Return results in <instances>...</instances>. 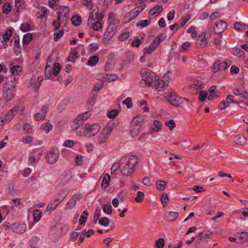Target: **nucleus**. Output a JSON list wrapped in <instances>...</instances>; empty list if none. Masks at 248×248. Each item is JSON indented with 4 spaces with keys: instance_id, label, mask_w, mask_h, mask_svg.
Returning a JSON list of instances; mask_svg holds the SVG:
<instances>
[{
    "instance_id": "1",
    "label": "nucleus",
    "mask_w": 248,
    "mask_h": 248,
    "mask_svg": "<svg viewBox=\"0 0 248 248\" xmlns=\"http://www.w3.org/2000/svg\"><path fill=\"white\" fill-rule=\"evenodd\" d=\"M138 163V158L135 155L125 156L121 159V172L124 176H130L134 171Z\"/></svg>"
},
{
    "instance_id": "2",
    "label": "nucleus",
    "mask_w": 248,
    "mask_h": 248,
    "mask_svg": "<svg viewBox=\"0 0 248 248\" xmlns=\"http://www.w3.org/2000/svg\"><path fill=\"white\" fill-rule=\"evenodd\" d=\"M169 82V76L165 74L161 78H159L158 77L156 78H155L153 84L155 89L159 92L163 91L164 88L168 86Z\"/></svg>"
},
{
    "instance_id": "3",
    "label": "nucleus",
    "mask_w": 248,
    "mask_h": 248,
    "mask_svg": "<svg viewBox=\"0 0 248 248\" xmlns=\"http://www.w3.org/2000/svg\"><path fill=\"white\" fill-rule=\"evenodd\" d=\"M141 76L142 80L148 86H151L154 84L155 79L157 77L154 72L149 70L142 73Z\"/></svg>"
},
{
    "instance_id": "4",
    "label": "nucleus",
    "mask_w": 248,
    "mask_h": 248,
    "mask_svg": "<svg viewBox=\"0 0 248 248\" xmlns=\"http://www.w3.org/2000/svg\"><path fill=\"white\" fill-rule=\"evenodd\" d=\"M63 194L66 195L65 191H62L59 192V195L62 196L61 198H57L55 199L54 201H51L47 205L46 208V211L53 212L56 209L57 206L60 204V203L63 201V200L65 198V195L62 196Z\"/></svg>"
},
{
    "instance_id": "5",
    "label": "nucleus",
    "mask_w": 248,
    "mask_h": 248,
    "mask_svg": "<svg viewBox=\"0 0 248 248\" xmlns=\"http://www.w3.org/2000/svg\"><path fill=\"white\" fill-rule=\"evenodd\" d=\"M16 78L13 76L6 78V83L3 86V89L6 90H11L12 92H16Z\"/></svg>"
},
{
    "instance_id": "6",
    "label": "nucleus",
    "mask_w": 248,
    "mask_h": 248,
    "mask_svg": "<svg viewBox=\"0 0 248 248\" xmlns=\"http://www.w3.org/2000/svg\"><path fill=\"white\" fill-rule=\"evenodd\" d=\"M166 94H167L166 96L167 99L171 105L175 106H180L182 103V100L184 99L178 96L174 93H171L170 94L166 93Z\"/></svg>"
},
{
    "instance_id": "7",
    "label": "nucleus",
    "mask_w": 248,
    "mask_h": 248,
    "mask_svg": "<svg viewBox=\"0 0 248 248\" xmlns=\"http://www.w3.org/2000/svg\"><path fill=\"white\" fill-rule=\"evenodd\" d=\"M6 227L11 229L14 232L16 233H24L26 230V225L25 223H13L7 225Z\"/></svg>"
},
{
    "instance_id": "8",
    "label": "nucleus",
    "mask_w": 248,
    "mask_h": 248,
    "mask_svg": "<svg viewBox=\"0 0 248 248\" xmlns=\"http://www.w3.org/2000/svg\"><path fill=\"white\" fill-rule=\"evenodd\" d=\"M230 65V63L228 64L225 61H217L214 62L212 70L214 73H216L219 71L225 70L228 68Z\"/></svg>"
},
{
    "instance_id": "9",
    "label": "nucleus",
    "mask_w": 248,
    "mask_h": 248,
    "mask_svg": "<svg viewBox=\"0 0 248 248\" xmlns=\"http://www.w3.org/2000/svg\"><path fill=\"white\" fill-rule=\"evenodd\" d=\"M59 154V151L57 149L50 150L46 157V161L51 164L55 163L58 159Z\"/></svg>"
},
{
    "instance_id": "10",
    "label": "nucleus",
    "mask_w": 248,
    "mask_h": 248,
    "mask_svg": "<svg viewBox=\"0 0 248 248\" xmlns=\"http://www.w3.org/2000/svg\"><path fill=\"white\" fill-rule=\"evenodd\" d=\"M195 44L197 47H204L207 45V41L206 38V32H202L197 37Z\"/></svg>"
},
{
    "instance_id": "11",
    "label": "nucleus",
    "mask_w": 248,
    "mask_h": 248,
    "mask_svg": "<svg viewBox=\"0 0 248 248\" xmlns=\"http://www.w3.org/2000/svg\"><path fill=\"white\" fill-rule=\"evenodd\" d=\"M114 25H109L104 34L103 40L105 42L109 41L115 34Z\"/></svg>"
},
{
    "instance_id": "12",
    "label": "nucleus",
    "mask_w": 248,
    "mask_h": 248,
    "mask_svg": "<svg viewBox=\"0 0 248 248\" xmlns=\"http://www.w3.org/2000/svg\"><path fill=\"white\" fill-rule=\"evenodd\" d=\"M89 127H90V124H80L76 128V132L79 136H83L85 133H88Z\"/></svg>"
},
{
    "instance_id": "13",
    "label": "nucleus",
    "mask_w": 248,
    "mask_h": 248,
    "mask_svg": "<svg viewBox=\"0 0 248 248\" xmlns=\"http://www.w3.org/2000/svg\"><path fill=\"white\" fill-rule=\"evenodd\" d=\"M227 27V23L223 20H220L215 25L214 27V32L217 34H222L225 29Z\"/></svg>"
},
{
    "instance_id": "14",
    "label": "nucleus",
    "mask_w": 248,
    "mask_h": 248,
    "mask_svg": "<svg viewBox=\"0 0 248 248\" xmlns=\"http://www.w3.org/2000/svg\"><path fill=\"white\" fill-rule=\"evenodd\" d=\"M111 133H108L107 132V130L105 129L104 128L102 130L101 132L99 134L98 139V142L99 144H102L104 143H105L109 135Z\"/></svg>"
},
{
    "instance_id": "15",
    "label": "nucleus",
    "mask_w": 248,
    "mask_h": 248,
    "mask_svg": "<svg viewBox=\"0 0 248 248\" xmlns=\"http://www.w3.org/2000/svg\"><path fill=\"white\" fill-rule=\"evenodd\" d=\"M141 12V10L135 9V8L127 13L125 16V18H128L127 22L131 21V20L136 18L137 17L140 13Z\"/></svg>"
},
{
    "instance_id": "16",
    "label": "nucleus",
    "mask_w": 248,
    "mask_h": 248,
    "mask_svg": "<svg viewBox=\"0 0 248 248\" xmlns=\"http://www.w3.org/2000/svg\"><path fill=\"white\" fill-rule=\"evenodd\" d=\"M179 213L177 212H168L165 214V219L169 222H173L178 217Z\"/></svg>"
},
{
    "instance_id": "17",
    "label": "nucleus",
    "mask_w": 248,
    "mask_h": 248,
    "mask_svg": "<svg viewBox=\"0 0 248 248\" xmlns=\"http://www.w3.org/2000/svg\"><path fill=\"white\" fill-rule=\"evenodd\" d=\"M15 4L16 9H14V11L16 15L19 13L20 10L25 8L26 5L24 0H15Z\"/></svg>"
},
{
    "instance_id": "18",
    "label": "nucleus",
    "mask_w": 248,
    "mask_h": 248,
    "mask_svg": "<svg viewBox=\"0 0 248 248\" xmlns=\"http://www.w3.org/2000/svg\"><path fill=\"white\" fill-rule=\"evenodd\" d=\"M118 124V121L117 120H110L105 127L104 129L107 130V132L111 133L113 129L116 127Z\"/></svg>"
},
{
    "instance_id": "19",
    "label": "nucleus",
    "mask_w": 248,
    "mask_h": 248,
    "mask_svg": "<svg viewBox=\"0 0 248 248\" xmlns=\"http://www.w3.org/2000/svg\"><path fill=\"white\" fill-rule=\"evenodd\" d=\"M163 10V8L161 5H157L151 9L148 13L150 16L155 17L157 16Z\"/></svg>"
},
{
    "instance_id": "20",
    "label": "nucleus",
    "mask_w": 248,
    "mask_h": 248,
    "mask_svg": "<svg viewBox=\"0 0 248 248\" xmlns=\"http://www.w3.org/2000/svg\"><path fill=\"white\" fill-rule=\"evenodd\" d=\"M88 134L90 136H93L96 135L100 131V127L97 124H93L92 125L90 124V127H89Z\"/></svg>"
},
{
    "instance_id": "21",
    "label": "nucleus",
    "mask_w": 248,
    "mask_h": 248,
    "mask_svg": "<svg viewBox=\"0 0 248 248\" xmlns=\"http://www.w3.org/2000/svg\"><path fill=\"white\" fill-rule=\"evenodd\" d=\"M144 119L142 117L140 116H136L132 119L131 123V126H140L141 128V125L143 122Z\"/></svg>"
},
{
    "instance_id": "22",
    "label": "nucleus",
    "mask_w": 248,
    "mask_h": 248,
    "mask_svg": "<svg viewBox=\"0 0 248 248\" xmlns=\"http://www.w3.org/2000/svg\"><path fill=\"white\" fill-rule=\"evenodd\" d=\"M15 92L11 91V90H3V97L6 102L11 101L13 98Z\"/></svg>"
},
{
    "instance_id": "23",
    "label": "nucleus",
    "mask_w": 248,
    "mask_h": 248,
    "mask_svg": "<svg viewBox=\"0 0 248 248\" xmlns=\"http://www.w3.org/2000/svg\"><path fill=\"white\" fill-rule=\"evenodd\" d=\"M213 235V233L210 230L203 231L199 234L198 240H202L206 238H210Z\"/></svg>"
},
{
    "instance_id": "24",
    "label": "nucleus",
    "mask_w": 248,
    "mask_h": 248,
    "mask_svg": "<svg viewBox=\"0 0 248 248\" xmlns=\"http://www.w3.org/2000/svg\"><path fill=\"white\" fill-rule=\"evenodd\" d=\"M14 29L12 27L9 28L5 31V32L2 34V39L1 42H7L10 40V37L13 34Z\"/></svg>"
},
{
    "instance_id": "25",
    "label": "nucleus",
    "mask_w": 248,
    "mask_h": 248,
    "mask_svg": "<svg viewBox=\"0 0 248 248\" xmlns=\"http://www.w3.org/2000/svg\"><path fill=\"white\" fill-rule=\"evenodd\" d=\"M158 46V45L154 43V41H153L150 46L144 48L143 52L145 54H151L155 50V48H157Z\"/></svg>"
},
{
    "instance_id": "26",
    "label": "nucleus",
    "mask_w": 248,
    "mask_h": 248,
    "mask_svg": "<svg viewBox=\"0 0 248 248\" xmlns=\"http://www.w3.org/2000/svg\"><path fill=\"white\" fill-rule=\"evenodd\" d=\"M91 115V113L90 111H87L79 115L76 119V120L78 121V122H83L86 121L89 118Z\"/></svg>"
},
{
    "instance_id": "27",
    "label": "nucleus",
    "mask_w": 248,
    "mask_h": 248,
    "mask_svg": "<svg viewBox=\"0 0 248 248\" xmlns=\"http://www.w3.org/2000/svg\"><path fill=\"white\" fill-rule=\"evenodd\" d=\"M234 142L237 144L244 145L246 143L245 137L241 135H237L234 137Z\"/></svg>"
},
{
    "instance_id": "28",
    "label": "nucleus",
    "mask_w": 248,
    "mask_h": 248,
    "mask_svg": "<svg viewBox=\"0 0 248 248\" xmlns=\"http://www.w3.org/2000/svg\"><path fill=\"white\" fill-rule=\"evenodd\" d=\"M237 239V243H246L248 241V232H241Z\"/></svg>"
},
{
    "instance_id": "29",
    "label": "nucleus",
    "mask_w": 248,
    "mask_h": 248,
    "mask_svg": "<svg viewBox=\"0 0 248 248\" xmlns=\"http://www.w3.org/2000/svg\"><path fill=\"white\" fill-rule=\"evenodd\" d=\"M71 20L72 24L76 27L79 26L81 24V17L77 15L73 16Z\"/></svg>"
},
{
    "instance_id": "30",
    "label": "nucleus",
    "mask_w": 248,
    "mask_h": 248,
    "mask_svg": "<svg viewBox=\"0 0 248 248\" xmlns=\"http://www.w3.org/2000/svg\"><path fill=\"white\" fill-rule=\"evenodd\" d=\"M99 61V58L97 56L90 57L87 61V64L89 66H94Z\"/></svg>"
},
{
    "instance_id": "31",
    "label": "nucleus",
    "mask_w": 248,
    "mask_h": 248,
    "mask_svg": "<svg viewBox=\"0 0 248 248\" xmlns=\"http://www.w3.org/2000/svg\"><path fill=\"white\" fill-rule=\"evenodd\" d=\"M33 27L27 22L22 23L20 26V30L24 32L31 31Z\"/></svg>"
},
{
    "instance_id": "32",
    "label": "nucleus",
    "mask_w": 248,
    "mask_h": 248,
    "mask_svg": "<svg viewBox=\"0 0 248 248\" xmlns=\"http://www.w3.org/2000/svg\"><path fill=\"white\" fill-rule=\"evenodd\" d=\"M110 181V176L107 173L103 177L102 182L101 184V186L102 187H104L105 188H106L109 184Z\"/></svg>"
},
{
    "instance_id": "33",
    "label": "nucleus",
    "mask_w": 248,
    "mask_h": 248,
    "mask_svg": "<svg viewBox=\"0 0 248 248\" xmlns=\"http://www.w3.org/2000/svg\"><path fill=\"white\" fill-rule=\"evenodd\" d=\"M89 216V213L87 211H84L79 220V225H84L87 221L88 217Z\"/></svg>"
},
{
    "instance_id": "34",
    "label": "nucleus",
    "mask_w": 248,
    "mask_h": 248,
    "mask_svg": "<svg viewBox=\"0 0 248 248\" xmlns=\"http://www.w3.org/2000/svg\"><path fill=\"white\" fill-rule=\"evenodd\" d=\"M42 213L40 210L36 209L33 212V218L35 222H38L41 218Z\"/></svg>"
},
{
    "instance_id": "35",
    "label": "nucleus",
    "mask_w": 248,
    "mask_h": 248,
    "mask_svg": "<svg viewBox=\"0 0 248 248\" xmlns=\"http://www.w3.org/2000/svg\"><path fill=\"white\" fill-rule=\"evenodd\" d=\"M91 27L95 31H99L102 29L103 26L100 21H94L90 24Z\"/></svg>"
},
{
    "instance_id": "36",
    "label": "nucleus",
    "mask_w": 248,
    "mask_h": 248,
    "mask_svg": "<svg viewBox=\"0 0 248 248\" xmlns=\"http://www.w3.org/2000/svg\"><path fill=\"white\" fill-rule=\"evenodd\" d=\"M52 125L48 123H45L41 126V129L45 131L46 133H48L50 131L52 130Z\"/></svg>"
},
{
    "instance_id": "37",
    "label": "nucleus",
    "mask_w": 248,
    "mask_h": 248,
    "mask_svg": "<svg viewBox=\"0 0 248 248\" xmlns=\"http://www.w3.org/2000/svg\"><path fill=\"white\" fill-rule=\"evenodd\" d=\"M14 116L15 113L9 111L5 115L4 118L2 119V122L4 123H8L11 121Z\"/></svg>"
},
{
    "instance_id": "38",
    "label": "nucleus",
    "mask_w": 248,
    "mask_h": 248,
    "mask_svg": "<svg viewBox=\"0 0 248 248\" xmlns=\"http://www.w3.org/2000/svg\"><path fill=\"white\" fill-rule=\"evenodd\" d=\"M141 130V128L140 126H131L130 129V135L132 137H135L138 136Z\"/></svg>"
},
{
    "instance_id": "39",
    "label": "nucleus",
    "mask_w": 248,
    "mask_h": 248,
    "mask_svg": "<svg viewBox=\"0 0 248 248\" xmlns=\"http://www.w3.org/2000/svg\"><path fill=\"white\" fill-rule=\"evenodd\" d=\"M97 96V94L96 93L92 92L91 96L88 101L89 105L93 107L94 105Z\"/></svg>"
},
{
    "instance_id": "40",
    "label": "nucleus",
    "mask_w": 248,
    "mask_h": 248,
    "mask_svg": "<svg viewBox=\"0 0 248 248\" xmlns=\"http://www.w3.org/2000/svg\"><path fill=\"white\" fill-rule=\"evenodd\" d=\"M156 187L160 191L164 190L166 187V183L164 181L158 180L156 182Z\"/></svg>"
},
{
    "instance_id": "41",
    "label": "nucleus",
    "mask_w": 248,
    "mask_h": 248,
    "mask_svg": "<svg viewBox=\"0 0 248 248\" xmlns=\"http://www.w3.org/2000/svg\"><path fill=\"white\" fill-rule=\"evenodd\" d=\"M150 23V20H141L137 23L136 26L141 27V28H143L144 27L148 26Z\"/></svg>"
},
{
    "instance_id": "42",
    "label": "nucleus",
    "mask_w": 248,
    "mask_h": 248,
    "mask_svg": "<svg viewBox=\"0 0 248 248\" xmlns=\"http://www.w3.org/2000/svg\"><path fill=\"white\" fill-rule=\"evenodd\" d=\"M234 28L237 31H242L244 29L248 27V26L241 22H235L233 24Z\"/></svg>"
},
{
    "instance_id": "43",
    "label": "nucleus",
    "mask_w": 248,
    "mask_h": 248,
    "mask_svg": "<svg viewBox=\"0 0 248 248\" xmlns=\"http://www.w3.org/2000/svg\"><path fill=\"white\" fill-rule=\"evenodd\" d=\"M32 39V34L31 33H27L23 36V42L24 44L28 45L31 42Z\"/></svg>"
},
{
    "instance_id": "44",
    "label": "nucleus",
    "mask_w": 248,
    "mask_h": 248,
    "mask_svg": "<svg viewBox=\"0 0 248 248\" xmlns=\"http://www.w3.org/2000/svg\"><path fill=\"white\" fill-rule=\"evenodd\" d=\"M2 10L5 14H8L12 10V5L8 2L5 3L2 6Z\"/></svg>"
},
{
    "instance_id": "45",
    "label": "nucleus",
    "mask_w": 248,
    "mask_h": 248,
    "mask_svg": "<svg viewBox=\"0 0 248 248\" xmlns=\"http://www.w3.org/2000/svg\"><path fill=\"white\" fill-rule=\"evenodd\" d=\"M61 69V66L59 63H55L53 67V74L55 76L59 75Z\"/></svg>"
},
{
    "instance_id": "46",
    "label": "nucleus",
    "mask_w": 248,
    "mask_h": 248,
    "mask_svg": "<svg viewBox=\"0 0 248 248\" xmlns=\"http://www.w3.org/2000/svg\"><path fill=\"white\" fill-rule=\"evenodd\" d=\"M166 38V35L164 34H161L158 35L155 40H153L154 43L159 46V44L163 41Z\"/></svg>"
},
{
    "instance_id": "47",
    "label": "nucleus",
    "mask_w": 248,
    "mask_h": 248,
    "mask_svg": "<svg viewBox=\"0 0 248 248\" xmlns=\"http://www.w3.org/2000/svg\"><path fill=\"white\" fill-rule=\"evenodd\" d=\"M233 98H234V97L232 95H227L225 100H226V103L227 104V105L228 106H230L231 103H236L237 105H239L240 102L237 101H235L233 99Z\"/></svg>"
},
{
    "instance_id": "48",
    "label": "nucleus",
    "mask_w": 248,
    "mask_h": 248,
    "mask_svg": "<svg viewBox=\"0 0 248 248\" xmlns=\"http://www.w3.org/2000/svg\"><path fill=\"white\" fill-rule=\"evenodd\" d=\"M98 223L100 225L107 227L109 225V219L108 217H103L99 219Z\"/></svg>"
},
{
    "instance_id": "49",
    "label": "nucleus",
    "mask_w": 248,
    "mask_h": 248,
    "mask_svg": "<svg viewBox=\"0 0 248 248\" xmlns=\"http://www.w3.org/2000/svg\"><path fill=\"white\" fill-rule=\"evenodd\" d=\"M52 75V69L51 67L49 65L46 66L45 70V76L46 79H49Z\"/></svg>"
},
{
    "instance_id": "50",
    "label": "nucleus",
    "mask_w": 248,
    "mask_h": 248,
    "mask_svg": "<svg viewBox=\"0 0 248 248\" xmlns=\"http://www.w3.org/2000/svg\"><path fill=\"white\" fill-rule=\"evenodd\" d=\"M22 70V67L20 65H16L11 67L10 70L11 73L14 75H17L19 73L21 72Z\"/></svg>"
},
{
    "instance_id": "51",
    "label": "nucleus",
    "mask_w": 248,
    "mask_h": 248,
    "mask_svg": "<svg viewBox=\"0 0 248 248\" xmlns=\"http://www.w3.org/2000/svg\"><path fill=\"white\" fill-rule=\"evenodd\" d=\"M101 216V209L98 207L94 212V217H93V223L96 224L98 219Z\"/></svg>"
},
{
    "instance_id": "52",
    "label": "nucleus",
    "mask_w": 248,
    "mask_h": 248,
    "mask_svg": "<svg viewBox=\"0 0 248 248\" xmlns=\"http://www.w3.org/2000/svg\"><path fill=\"white\" fill-rule=\"evenodd\" d=\"M154 125L156 127V128H152V131L156 132L160 131L161 129L162 124L158 120H155L153 122Z\"/></svg>"
},
{
    "instance_id": "53",
    "label": "nucleus",
    "mask_w": 248,
    "mask_h": 248,
    "mask_svg": "<svg viewBox=\"0 0 248 248\" xmlns=\"http://www.w3.org/2000/svg\"><path fill=\"white\" fill-rule=\"evenodd\" d=\"M103 211L104 213L107 215H111L112 214V206L111 204H105L103 206Z\"/></svg>"
},
{
    "instance_id": "54",
    "label": "nucleus",
    "mask_w": 248,
    "mask_h": 248,
    "mask_svg": "<svg viewBox=\"0 0 248 248\" xmlns=\"http://www.w3.org/2000/svg\"><path fill=\"white\" fill-rule=\"evenodd\" d=\"M64 30H62L58 32H55L54 34V40L56 42L58 41L64 34Z\"/></svg>"
},
{
    "instance_id": "55",
    "label": "nucleus",
    "mask_w": 248,
    "mask_h": 248,
    "mask_svg": "<svg viewBox=\"0 0 248 248\" xmlns=\"http://www.w3.org/2000/svg\"><path fill=\"white\" fill-rule=\"evenodd\" d=\"M169 198L167 193H163L161 195V201L163 207H165L169 202Z\"/></svg>"
},
{
    "instance_id": "56",
    "label": "nucleus",
    "mask_w": 248,
    "mask_h": 248,
    "mask_svg": "<svg viewBox=\"0 0 248 248\" xmlns=\"http://www.w3.org/2000/svg\"><path fill=\"white\" fill-rule=\"evenodd\" d=\"M144 197V193L141 191H138L137 194V197L134 200L137 202L140 203L143 201Z\"/></svg>"
},
{
    "instance_id": "57",
    "label": "nucleus",
    "mask_w": 248,
    "mask_h": 248,
    "mask_svg": "<svg viewBox=\"0 0 248 248\" xmlns=\"http://www.w3.org/2000/svg\"><path fill=\"white\" fill-rule=\"evenodd\" d=\"M77 142H78L77 141L68 140L64 141L63 145L66 147L72 148Z\"/></svg>"
},
{
    "instance_id": "58",
    "label": "nucleus",
    "mask_w": 248,
    "mask_h": 248,
    "mask_svg": "<svg viewBox=\"0 0 248 248\" xmlns=\"http://www.w3.org/2000/svg\"><path fill=\"white\" fill-rule=\"evenodd\" d=\"M121 169V160L120 163H114L111 168V172L112 174L114 173L118 169Z\"/></svg>"
},
{
    "instance_id": "59",
    "label": "nucleus",
    "mask_w": 248,
    "mask_h": 248,
    "mask_svg": "<svg viewBox=\"0 0 248 248\" xmlns=\"http://www.w3.org/2000/svg\"><path fill=\"white\" fill-rule=\"evenodd\" d=\"M23 130L25 133L31 134L32 131L31 125L28 123L25 124L23 126Z\"/></svg>"
},
{
    "instance_id": "60",
    "label": "nucleus",
    "mask_w": 248,
    "mask_h": 248,
    "mask_svg": "<svg viewBox=\"0 0 248 248\" xmlns=\"http://www.w3.org/2000/svg\"><path fill=\"white\" fill-rule=\"evenodd\" d=\"M142 43V41L140 40L138 36H136L134 38V39L132 43V46H133L139 47Z\"/></svg>"
},
{
    "instance_id": "61",
    "label": "nucleus",
    "mask_w": 248,
    "mask_h": 248,
    "mask_svg": "<svg viewBox=\"0 0 248 248\" xmlns=\"http://www.w3.org/2000/svg\"><path fill=\"white\" fill-rule=\"evenodd\" d=\"M117 78V77L115 75L107 74L104 78L105 79L106 81L110 82L115 80Z\"/></svg>"
},
{
    "instance_id": "62",
    "label": "nucleus",
    "mask_w": 248,
    "mask_h": 248,
    "mask_svg": "<svg viewBox=\"0 0 248 248\" xmlns=\"http://www.w3.org/2000/svg\"><path fill=\"white\" fill-rule=\"evenodd\" d=\"M59 2V0H49L48 4L50 7L53 9H56V7L58 6V3Z\"/></svg>"
},
{
    "instance_id": "63",
    "label": "nucleus",
    "mask_w": 248,
    "mask_h": 248,
    "mask_svg": "<svg viewBox=\"0 0 248 248\" xmlns=\"http://www.w3.org/2000/svg\"><path fill=\"white\" fill-rule=\"evenodd\" d=\"M118 113L119 111L118 109H112L108 113V116L109 118H114L118 114Z\"/></svg>"
},
{
    "instance_id": "64",
    "label": "nucleus",
    "mask_w": 248,
    "mask_h": 248,
    "mask_svg": "<svg viewBox=\"0 0 248 248\" xmlns=\"http://www.w3.org/2000/svg\"><path fill=\"white\" fill-rule=\"evenodd\" d=\"M164 246V240L163 238H159L156 241L155 246L156 248H163Z\"/></svg>"
}]
</instances>
